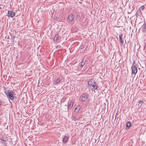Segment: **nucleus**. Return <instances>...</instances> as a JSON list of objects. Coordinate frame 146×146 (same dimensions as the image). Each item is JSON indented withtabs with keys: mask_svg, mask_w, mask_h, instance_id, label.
<instances>
[{
	"mask_svg": "<svg viewBox=\"0 0 146 146\" xmlns=\"http://www.w3.org/2000/svg\"><path fill=\"white\" fill-rule=\"evenodd\" d=\"M116 116H115V119L116 118Z\"/></svg>",
	"mask_w": 146,
	"mask_h": 146,
	"instance_id": "23",
	"label": "nucleus"
},
{
	"mask_svg": "<svg viewBox=\"0 0 146 146\" xmlns=\"http://www.w3.org/2000/svg\"><path fill=\"white\" fill-rule=\"evenodd\" d=\"M61 47V46L60 45H58V46H57L56 47V49H58L60 48Z\"/></svg>",
	"mask_w": 146,
	"mask_h": 146,
	"instance_id": "19",
	"label": "nucleus"
},
{
	"mask_svg": "<svg viewBox=\"0 0 146 146\" xmlns=\"http://www.w3.org/2000/svg\"><path fill=\"white\" fill-rule=\"evenodd\" d=\"M88 98V94L87 93H84L82 95V100L84 102Z\"/></svg>",
	"mask_w": 146,
	"mask_h": 146,
	"instance_id": "3",
	"label": "nucleus"
},
{
	"mask_svg": "<svg viewBox=\"0 0 146 146\" xmlns=\"http://www.w3.org/2000/svg\"><path fill=\"white\" fill-rule=\"evenodd\" d=\"M85 62H86L85 60H82V61L81 62V66L82 67H83L85 65Z\"/></svg>",
	"mask_w": 146,
	"mask_h": 146,
	"instance_id": "14",
	"label": "nucleus"
},
{
	"mask_svg": "<svg viewBox=\"0 0 146 146\" xmlns=\"http://www.w3.org/2000/svg\"><path fill=\"white\" fill-rule=\"evenodd\" d=\"M74 18L73 15L72 14L70 15L67 18V21L68 22L72 21Z\"/></svg>",
	"mask_w": 146,
	"mask_h": 146,
	"instance_id": "5",
	"label": "nucleus"
},
{
	"mask_svg": "<svg viewBox=\"0 0 146 146\" xmlns=\"http://www.w3.org/2000/svg\"><path fill=\"white\" fill-rule=\"evenodd\" d=\"M73 101H72L70 104L68 105V109H70L72 107L73 105L74 104Z\"/></svg>",
	"mask_w": 146,
	"mask_h": 146,
	"instance_id": "10",
	"label": "nucleus"
},
{
	"mask_svg": "<svg viewBox=\"0 0 146 146\" xmlns=\"http://www.w3.org/2000/svg\"><path fill=\"white\" fill-rule=\"evenodd\" d=\"M141 8L142 10H143L145 9V7L144 6H142L141 7Z\"/></svg>",
	"mask_w": 146,
	"mask_h": 146,
	"instance_id": "20",
	"label": "nucleus"
},
{
	"mask_svg": "<svg viewBox=\"0 0 146 146\" xmlns=\"http://www.w3.org/2000/svg\"><path fill=\"white\" fill-rule=\"evenodd\" d=\"M15 38V36H11V39H12V40H14V39Z\"/></svg>",
	"mask_w": 146,
	"mask_h": 146,
	"instance_id": "21",
	"label": "nucleus"
},
{
	"mask_svg": "<svg viewBox=\"0 0 146 146\" xmlns=\"http://www.w3.org/2000/svg\"><path fill=\"white\" fill-rule=\"evenodd\" d=\"M75 110L77 112H78L80 110L79 107V106H77L75 108Z\"/></svg>",
	"mask_w": 146,
	"mask_h": 146,
	"instance_id": "18",
	"label": "nucleus"
},
{
	"mask_svg": "<svg viewBox=\"0 0 146 146\" xmlns=\"http://www.w3.org/2000/svg\"><path fill=\"white\" fill-rule=\"evenodd\" d=\"M142 31L143 32H146V24L144 25L143 26Z\"/></svg>",
	"mask_w": 146,
	"mask_h": 146,
	"instance_id": "11",
	"label": "nucleus"
},
{
	"mask_svg": "<svg viewBox=\"0 0 146 146\" xmlns=\"http://www.w3.org/2000/svg\"><path fill=\"white\" fill-rule=\"evenodd\" d=\"M138 103H139L138 105L139 106L140 105V106H141L143 102L142 100H140L138 101Z\"/></svg>",
	"mask_w": 146,
	"mask_h": 146,
	"instance_id": "17",
	"label": "nucleus"
},
{
	"mask_svg": "<svg viewBox=\"0 0 146 146\" xmlns=\"http://www.w3.org/2000/svg\"><path fill=\"white\" fill-rule=\"evenodd\" d=\"M8 11V13L7 15L9 17H11L12 18L15 16V13L14 11Z\"/></svg>",
	"mask_w": 146,
	"mask_h": 146,
	"instance_id": "4",
	"label": "nucleus"
},
{
	"mask_svg": "<svg viewBox=\"0 0 146 146\" xmlns=\"http://www.w3.org/2000/svg\"><path fill=\"white\" fill-rule=\"evenodd\" d=\"M68 137L67 136H65L64 138L63 141V142H66L68 140Z\"/></svg>",
	"mask_w": 146,
	"mask_h": 146,
	"instance_id": "12",
	"label": "nucleus"
},
{
	"mask_svg": "<svg viewBox=\"0 0 146 146\" xmlns=\"http://www.w3.org/2000/svg\"><path fill=\"white\" fill-rule=\"evenodd\" d=\"M131 123L130 121H128L127 123L126 126L127 127H129L130 126Z\"/></svg>",
	"mask_w": 146,
	"mask_h": 146,
	"instance_id": "15",
	"label": "nucleus"
},
{
	"mask_svg": "<svg viewBox=\"0 0 146 146\" xmlns=\"http://www.w3.org/2000/svg\"><path fill=\"white\" fill-rule=\"evenodd\" d=\"M123 34H121L119 35V42L121 43V45H123V43L124 42V41L123 40L122 38V36Z\"/></svg>",
	"mask_w": 146,
	"mask_h": 146,
	"instance_id": "9",
	"label": "nucleus"
},
{
	"mask_svg": "<svg viewBox=\"0 0 146 146\" xmlns=\"http://www.w3.org/2000/svg\"><path fill=\"white\" fill-rule=\"evenodd\" d=\"M1 7H0V9H1Z\"/></svg>",
	"mask_w": 146,
	"mask_h": 146,
	"instance_id": "24",
	"label": "nucleus"
},
{
	"mask_svg": "<svg viewBox=\"0 0 146 146\" xmlns=\"http://www.w3.org/2000/svg\"><path fill=\"white\" fill-rule=\"evenodd\" d=\"M1 102H0V105H1Z\"/></svg>",
	"mask_w": 146,
	"mask_h": 146,
	"instance_id": "22",
	"label": "nucleus"
},
{
	"mask_svg": "<svg viewBox=\"0 0 146 146\" xmlns=\"http://www.w3.org/2000/svg\"><path fill=\"white\" fill-rule=\"evenodd\" d=\"M59 37V35L58 34H56L54 37L53 40L56 43H57L59 42L58 41V39Z\"/></svg>",
	"mask_w": 146,
	"mask_h": 146,
	"instance_id": "7",
	"label": "nucleus"
},
{
	"mask_svg": "<svg viewBox=\"0 0 146 146\" xmlns=\"http://www.w3.org/2000/svg\"><path fill=\"white\" fill-rule=\"evenodd\" d=\"M61 81V79L60 78H58L56 81V83L57 84H59Z\"/></svg>",
	"mask_w": 146,
	"mask_h": 146,
	"instance_id": "16",
	"label": "nucleus"
},
{
	"mask_svg": "<svg viewBox=\"0 0 146 146\" xmlns=\"http://www.w3.org/2000/svg\"><path fill=\"white\" fill-rule=\"evenodd\" d=\"M95 82L94 80L93 79L91 80H90L88 82V86L89 88H91V87L92 86L93 84H94Z\"/></svg>",
	"mask_w": 146,
	"mask_h": 146,
	"instance_id": "6",
	"label": "nucleus"
},
{
	"mask_svg": "<svg viewBox=\"0 0 146 146\" xmlns=\"http://www.w3.org/2000/svg\"><path fill=\"white\" fill-rule=\"evenodd\" d=\"M92 91H94V90H96L97 89V88L98 87L97 84L96 83H95L94 84H93L92 86Z\"/></svg>",
	"mask_w": 146,
	"mask_h": 146,
	"instance_id": "8",
	"label": "nucleus"
},
{
	"mask_svg": "<svg viewBox=\"0 0 146 146\" xmlns=\"http://www.w3.org/2000/svg\"><path fill=\"white\" fill-rule=\"evenodd\" d=\"M5 95L7 96L8 98L10 100H13L14 98V96L15 94L14 92L11 90H5Z\"/></svg>",
	"mask_w": 146,
	"mask_h": 146,
	"instance_id": "1",
	"label": "nucleus"
},
{
	"mask_svg": "<svg viewBox=\"0 0 146 146\" xmlns=\"http://www.w3.org/2000/svg\"><path fill=\"white\" fill-rule=\"evenodd\" d=\"M7 140V137L6 136H3L2 138V140L3 141H6Z\"/></svg>",
	"mask_w": 146,
	"mask_h": 146,
	"instance_id": "13",
	"label": "nucleus"
},
{
	"mask_svg": "<svg viewBox=\"0 0 146 146\" xmlns=\"http://www.w3.org/2000/svg\"><path fill=\"white\" fill-rule=\"evenodd\" d=\"M135 61H134L131 66L132 74L134 75V76H135L137 71V66H135Z\"/></svg>",
	"mask_w": 146,
	"mask_h": 146,
	"instance_id": "2",
	"label": "nucleus"
}]
</instances>
